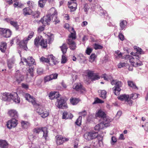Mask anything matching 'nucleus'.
<instances>
[{
    "instance_id": "1",
    "label": "nucleus",
    "mask_w": 148,
    "mask_h": 148,
    "mask_svg": "<svg viewBox=\"0 0 148 148\" xmlns=\"http://www.w3.org/2000/svg\"><path fill=\"white\" fill-rule=\"evenodd\" d=\"M131 54L133 56L126 55L125 58L128 59L129 62L133 66L137 67L143 65L142 62L139 60L140 57L138 55L133 52H132Z\"/></svg>"
},
{
    "instance_id": "2",
    "label": "nucleus",
    "mask_w": 148,
    "mask_h": 148,
    "mask_svg": "<svg viewBox=\"0 0 148 148\" xmlns=\"http://www.w3.org/2000/svg\"><path fill=\"white\" fill-rule=\"evenodd\" d=\"M72 30L73 31V32H71L69 35L68 38L66 40L67 44L69 45V47L72 50H75L76 47V43L74 41L76 38L75 32L72 28Z\"/></svg>"
},
{
    "instance_id": "3",
    "label": "nucleus",
    "mask_w": 148,
    "mask_h": 148,
    "mask_svg": "<svg viewBox=\"0 0 148 148\" xmlns=\"http://www.w3.org/2000/svg\"><path fill=\"white\" fill-rule=\"evenodd\" d=\"M34 44L37 47L40 45L43 48H46L47 47V40H44L42 36H40L37 37L34 40Z\"/></svg>"
},
{
    "instance_id": "4",
    "label": "nucleus",
    "mask_w": 148,
    "mask_h": 148,
    "mask_svg": "<svg viewBox=\"0 0 148 148\" xmlns=\"http://www.w3.org/2000/svg\"><path fill=\"white\" fill-rule=\"evenodd\" d=\"M111 83L113 85H115L114 87L112 88L114 94L116 95H119L121 90V87L122 86V83L121 81L116 79L112 80L111 81Z\"/></svg>"
},
{
    "instance_id": "5",
    "label": "nucleus",
    "mask_w": 148,
    "mask_h": 148,
    "mask_svg": "<svg viewBox=\"0 0 148 148\" xmlns=\"http://www.w3.org/2000/svg\"><path fill=\"white\" fill-rule=\"evenodd\" d=\"M34 33L33 32H30L27 37L25 39H24L21 41L19 43L20 47L22 49L27 51L28 49L27 44L28 41L33 36Z\"/></svg>"
},
{
    "instance_id": "6",
    "label": "nucleus",
    "mask_w": 148,
    "mask_h": 148,
    "mask_svg": "<svg viewBox=\"0 0 148 148\" xmlns=\"http://www.w3.org/2000/svg\"><path fill=\"white\" fill-rule=\"evenodd\" d=\"M41 131L43 133L42 137L45 139L46 140H47L48 132L47 131V128L46 127H43L41 128L39 127L35 128L33 130V132L36 134H39Z\"/></svg>"
},
{
    "instance_id": "7",
    "label": "nucleus",
    "mask_w": 148,
    "mask_h": 148,
    "mask_svg": "<svg viewBox=\"0 0 148 148\" xmlns=\"http://www.w3.org/2000/svg\"><path fill=\"white\" fill-rule=\"evenodd\" d=\"M98 136L97 132H86L84 134V137L86 140L89 141L97 138Z\"/></svg>"
},
{
    "instance_id": "8",
    "label": "nucleus",
    "mask_w": 148,
    "mask_h": 148,
    "mask_svg": "<svg viewBox=\"0 0 148 148\" xmlns=\"http://www.w3.org/2000/svg\"><path fill=\"white\" fill-rule=\"evenodd\" d=\"M57 106L58 108L66 109L68 108L65 100L62 98H58L57 99Z\"/></svg>"
},
{
    "instance_id": "9",
    "label": "nucleus",
    "mask_w": 148,
    "mask_h": 148,
    "mask_svg": "<svg viewBox=\"0 0 148 148\" xmlns=\"http://www.w3.org/2000/svg\"><path fill=\"white\" fill-rule=\"evenodd\" d=\"M56 143L58 145H62L64 143L69 140L68 138H66L65 137H63L60 135L56 136Z\"/></svg>"
},
{
    "instance_id": "10",
    "label": "nucleus",
    "mask_w": 148,
    "mask_h": 148,
    "mask_svg": "<svg viewBox=\"0 0 148 148\" xmlns=\"http://www.w3.org/2000/svg\"><path fill=\"white\" fill-rule=\"evenodd\" d=\"M73 88L77 91H79L81 93L86 91V88L80 83H77L74 84Z\"/></svg>"
},
{
    "instance_id": "11",
    "label": "nucleus",
    "mask_w": 148,
    "mask_h": 148,
    "mask_svg": "<svg viewBox=\"0 0 148 148\" xmlns=\"http://www.w3.org/2000/svg\"><path fill=\"white\" fill-rule=\"evenodd\" d=\"M25 98L26 100H27L30 102H31L34 106L36 105L38 106L36 103V99L33 97V96H31L30 94L27 93L25 95Z\"/></svg>"
},
{
    "instance_id": "12",
    "label": "nucleus",
    "mask_w": 148,
    "mask_h": 148,
    "mask_svg": "<svg viewBox=\"0 0 148 148\" xmlns=\"http://www.w3.org/2000/svg\"><path fill=\"white\" fill-rule=\"evenodd\" d=\"M101 119L102 121L101 123L103 124V125L104 127L109 126L110 123L111 121V119L106 115Z\"/></svg>"
},
{
    "instance_id": "13",
    "label": "nucleus",
    "mask_w": 148,
    "mask_h": 148,
    "mask_svg": "<svg viewBox=\"0 0 148 148\" xmlns=\"http://www.w3.org/2000/svg\"><path fill=\"white\" fill-rule=\"evenodd\" d=\"M10 98L12 99L13 101L16 103H19L20 102V99L16 92H13L10 94Z\"/></svg>"
},
{
    "instance_id": "14",
    "label": "nucleus",
    "mask_w": 148,
    "mask_h": 148,
    "mask_svg": "<svg viewBox=\"0 0 148 148\" xmlns=\"http://www.w3.org/2000/svg\"><path fill=\"white\" fill-rule=\"evenodd\" d=\"M14 77L16 79V81L18 83H20L23 81L24 79V76L21 74L19 70H17L16 72Z\"/></svg>"
},
{
    "instance_id": "15",
    "label": "nucleus",
    "mask_w": 148,
    "mask_h": 148,
    "mask_svg": "<svg viewBox=\"0 0 148 148\" xmlns=\"http://www.w3.org/2000/svg\"><path fill=\"white\" fill-rule=\"evenodd\" d=\"M23 60L26 63L27 65L29 66H32V65L33 64H36L35 60L32 57H29L27 59L24 58Z\"/></svg>"
},
{
    "instance_id": "16",
    "label": "nucleus",
    "mask_w": 148,
    "mask_h": 148,
    "mask_svg": "<svg viewBox=\"0 0 148 148\" xmlns=\"http://www.w3.org/2000/svg\"><path fill=\"white\" fill-rule=\"evenodd\" d=\"M9 29L0 28V34L2 35L5 38H8L9 37Z\"/></svg>"
},
{
    "instance_id": "17",
    "label": "nucleus",
    "mask_w": 148,
    "mask_h": 148,
    "mask_svg": "<svg viewBox=\"0 0 148 148\" xmlns=\"http://www.w3.org/2000/svg\"><path fill=\"white\" fill-rule=\"evenodd\" d=\"M49 58V63L50 65H53L57 64V62L55 58V57L52 55H50L48 56Z\"/></svg>"
},
{
    "instance_id": "18",
    "label": "nucleus",
    "mask_w": 148,
    "mask_h": 148,
    "mask_svg": "<svg viewBox=\"0 0 148 148\" xmlns=\"http://www.w3.org/2000/svg\"><path fill=\"white\" fill-rule=\"evenodd\" d=\"M49 14L51 18L57 16L58 12L54 8H51L49 11Z\"/></svg>"
},
{
    "instance_id": "19",
    "label": "nucleus",
    "mask_w": 148,
    "mask_h": 148,
    "mask_svg": "<svg viewBox=\"0 0 148 148\" xmlns=\"http://www.w3.org/2000/svg\"><path fill=\"white\" fill-rule=\"evenodd\" d=\"M51 18L50 15H48L45 17H43V21H42V24L43 25L49 24Z\"/></svg>"
},
{
    "instance_id": "20",
    "label": "nucleus",
    "mask_w": 148,
    "mask_h": 148,
    "mask_svg": "<svg viewBox=\"0 0 148 148\" xmlns=\"http://www.w3.org/2000/svg\"><path fill=\"white\" fill-rule=\"evenodd\" d=\"M71 1H73L74 2H73L72 4L71 3L70 4H68V5L71 11L73 12L76 10L77 4L76 0H71Z\"/></svg>"
},
{
    "instance_id": "21",
    "label": "nucleus",
    "mask_w": 148,
    "mask_h": 148,
    "mask_svg": "<svg viewBox=\"0 0 148 148\" xmlns=\"http://www.w3.org/2000/svg\"><path fill=\"white\" fill-rule=\"evenodd\" d=\"M60 95L57 92H51L49 94V97L51 99H57L60 96Z\"/></svg>"
},
{
    "instance_id": "22",
    "label": "nucleus",
    "mask_w": 148,
    "mask_h": 148,
    "mask_svg": "<svg viewBox=\"0 0 148 148\" xmlns=\"http://www.w3.org/2000/svg\"><path fill=\"white\" fill-rule=\"evenodd\" d=\"M106 116V114L105 112L103 111L101 109L99 110L98 111L96 112L95 116L96 117H98L101 118V119Z\"/></svg>"
},
{
    "instance_id": "23",
    "label": "nucleus",
    "mask_w": 148,
    "mask_h": 148,
    "mask_svg": "<svg viewBox=\"0 0 148 148\" xmlns=\"http://www.w3.org/2000/svg\"><path fill=\"white\" fill-rule=\"evenodd\" d=\"M73 116L71 113L69 114L67 112H63L62 119H71Z\"/></svg>"
},
{
    "instance_id": "24",
    "label": "nucleus",
    "mask_w": 148,
    "mask_h": 148,
    "mask_svg": "<svg viewBox=\"0 0 148 148\" xmlns=\"http://www.w3.org/2000/svg\"><path fill=\"white\" fill-rule=\"evenodd\" d=\"M32 12V10L30 8L26 7L23 9V14L25 16L30 15Z\"/></svg>"
},
{
    "instance_id": "25",
    "label": "nucleus",
    "mask_w": 148,
    "mask_h": 148,
    "mask_svg": "<svg viewBox=\"0 0 148 148\" xmlns=\"http://www.w3.org/2000/svg\"><path fill=\"white\" fill-rule=\"evenodd\" d=\"M130 97V95L126 94H123L120 95L118 97V99L122 101H125L126 102L127 99H129Z\"/></svg>"
},
{
    "instance_id": "26",
    "label": "nucleus",
    "mask_w": 148,
    "mask_h": 148,
    "mask_svg": "<svg viewBox=\"0 0 148 148\" xmlns=\"http://www.w3.org/2000/svg\"><path fill=\"white\" fill-rule=\"evenodd\" d=\"M15 118H12L11 120L10 121V129L12 127H15L18 124V121Z\"/></svg>"
},
{
    "instance_id": "27",
    "label": "nucleus",
    "mask_w": 148,
    "mask_h": 148,
    "mask_svg": "<svg viewBox=\"0 0 148 148\" xmlns=\"http://www.w3.org/2000/svg\"><path fill=\"white\" fill-rule=\"evenodd\" d=\"M98 92L100 97L103 99H106L107 97V92L104 90H99Z\"/></svg>"
},
{
    "instance_id": "28",
    "label": "nucleus",
    "mask_w": 148,
    "mask_h": 148,
    "mask_svg": "<svg viewBox=\"0 0 148 148\" xmlns=\"http://www.w3.org/2000/svg\"><path fill=\"white\" fill-rule=\"evenodd\" d=\"M80 101V99L79 98L75 97L71 98L70 99V102L73 105L77 104Z\"/></svg>"
},
{
    "instance_id": "29",
    "label": "nucleus",
    "mask_w": 148,
    "mask_h": 148,
    "mask_svg": "<svg viewBox=\"0 0 148 148\" xmlns=\"http://www.w3.org/2000/svg\"><path fill=\"white\" fill-rule=\"evenodd\" d=\"M22 127L23 128L26 129L28 128L30 125V123L27 121H22L21 122Z\"/></svg>"
},
{
    "instance_id": "30",
    "label": "nucleus",
    "mask_w": 148,
    "mask_h": 148,
    "mask_svg": "<svg viewBox=\"0 0 148 148\" xmlns=\"http://www.w3.org/2000/svg\"><path fill=\"white\" fill-rule=\"evenodd\" d=\"M60 48L63 53L65 54L67 52L68 47L66 44L64 43L62 46L60 47Z\"/></svg>"
},
{
    "instance_id": "31",
    "label": "nucleus",
    "mask_w": 148,
    "mask_h": 148,
    "mask_svg": "<svg viewBox=\"0 0 148 148\" xmlns=\"http://www.w3.org/2000/svg\"><path fill=\"white\" fill-rule=\"evenodd\" d=\"M10 116L14 118H17L18 117L17 112L16 110L13 109L10 110Z\"/></svg>"
},
{
    "instance_id": "32",
    "label": "nucleus",
    "mask_w": 148,
    "mask_h": 148,
    "mask_svg": "<svg viewBox=\"0 0 148 148\" xmlns=\"http://www.w3.org/2000/svg\"><path fill=\"white\" fill-rule=\"evenodd\" d=\"M99 142V141L98 140H94L91 144V146L92 148H97L98 147Z\"/></svg>"
},
{
    "instance_id": "33",
    "label": "nucleus",
    "mask_w": 148,
    "mask_h": 148,
    "mask_svg": "<svg viewBox=\"0 0 148 148\" xmlns=\"http://www.w3.org/2000/svg\"><path fill=\"white\" fill-rule=\"evenodd\" d=\"M49 110H47L45 109L43 111V112H42L40 116L42 118H45L49 116Z\"/></svg>"
},
{
    "instance_id": "34",
    "label": "nucleus",
    "mask_w": 148,
    "mask_h": 148,
    "mask_svg": "<svg viewBox=\"0 0 148 148\" xmlns=\"http://www.w3.org/2000/svg\"><path fill=\"white\" fill-rule=\"evenodd\" d=\"M40 12L39 11L37 10L35 11H32V13L31 15H32L34 18H38L40 17Z\"/></svg>"
},
{
    "instance_id": "35",
    "label": "nucleus",
    "mask_w": 148,
    "mask_h": 148,
    "mask_svg": "<svg viewBox=\"0 0 148 148\" xmlns=\"http://www.w3.org/2000/svg\"><path fill=\"white\" fill-rule=\"evenodd\" d=\"M6 44L5 42H2L0 44V50L2 52H4L6 49Z\"/></svg>"
},
{
    "instance_id": "36",
    "label": "nucleus",
    "mask_w": 148,
    "mask_h": 148,
    "mask_svg": "<svg viewBox=\"0 0 148 148\" xmlns=\"http://www.w3.org/2000/svg\"><path fill=\"white\" fill-rule=\"evenodd\" d=\"M8 145V144L5 140H0V147L1 148H6Z\"/></svg>"
},
{
    "instance_id": "37",
    "label": "nucleus",
    "mask_w": 148,
    "mask_h": 148,
    "mask_svg": "<svg viewBox=\"0 0 148 148\" xmlns=\"http://www.w3.org/2000/svg\"><path fill=\"white\" fill-rule=\"evenodd\" d=\"M34 66H29V69L28 70L27 73H29L32 77H33L34 76Z\"/></svg>"
},
{
    "instance_id": "38",
    "label": "nucleus",
    "mask_w": 148,
    "mask_h": 148,
    "mask_svg": "<svg viewBox=\"0 0 148 148\" xmlns=\"http://www.w3.org/2000/svg\"><path fill=\"white\" fill-rule=\"evenodd\" d=\"M127 24V22L126 21L122 20L120 23L119 25L121 30H123Z\"/></svg>"
},
{
    "instance_id": "39",
    "label": "nucleus",
    "mask_w": 148,
    "mask_h": 148,
    "mask_svg": "<svg viewBox=\"0 0 148 148\" xmlns=\"http://www.w3.org/2000/svg\"><path fill=\"white\" fill-rule=\"evenodd\" d=\"M128 85L131 87L133 89H137V88L135 83L133 81H127Z\"/></svg>"
},
{
    "instance_id": "40",
    "label": "nucleus",
    "mask_w": 148,
    "mask_h": 148,
    "mask_svg": "<svg viewBox=\"0 0 148 148\" xmlns=\"http://www.w3.org/2000/svg\"><path fill=\"white\" fill-rule=\"evenodd\" d=\"M103 124L101 123L96 125L94 127V130H95L98 131L100 129H102L104 128Z\"/></svg>"
},
{
    "instance_id": "41",
    "label": "nucleus",
    "mask_w": 148,
    "mask_h": 148,
    "mask_svg": "<svg viewBox=\"0 0 148 148\" xmlns=\"http://www.w3.org/2000/svg\"><path fill=\"white\" fill-rule=\"evenodd\" d=\"M10 23L14 27L16 30H18L19 29V26L18 25L17 22L15 21H10Z\"/></svg>"
},
{
    "instance_id": "42",
    "label": "nucleus",
    "mask_w": 148,
    "mask_h": 148,
    "mask_svg": "<svg viewBox=\"0 0 148 148\" xmlns=\"http://www.w3.org/2000/svg\"><path fill=\"white\" fill-rule=\"evenodd\" d=\"M9 95L8 93H4L2 95V100L5 101H7L8 99Z\"/></svg>"
},
{
    "instance_id": "43",
    "label": "nucleus",
    "mask_w": 148,
    "mask_h": 148,
    "mask_svg": "<svg viewBox=\"0 0 148 148\" xmlns=\"http://www.w3.org/2000/svg\"><path fill=\"white\" fill-rule=\"evenodd\" d=\"M47 0H39L38 2V4L39 6L43 8Z\"/></svg>"
},
{
    "instance_id": "44",
    "label": "nucleus",
    "mask_w": 148,
    "mask_h": 148,
    "mask_svg": "<svg viewBox=\"0 0 148 148\" xmlns=\"http://www.w3.org/2000/svg\"><path fill=\"white\" fill-rule=\"evenodd\" d=\"M82 117L79 116L75 122V124L79 126H80L81 125Z\"/></svg>"
},
{
    "instance_id": "45",
    "label": "nucleus",
    "mask_w": 148,
    "mask_h": 148,
    "mask_svg": "<svg viewBox=\"0 0 148 148\" xmlns=\"http://www.w3.org/2000/svg\"><path fill=\"white\" fill-rule=\"evenodd\" d=\"M27 3L28 6V8H29L30 9L33 8L34 6V3L33 1H28L27 2Z\"/></svg>"
},
{
    "instance_id": "46",
    "label": "nucleus",
    "mask_w": 148,
    "mask_h": 148,
    "mask_svg": "<svg viewBox=\"0 0 148 148\" xmlns=\"http://www.w3.org/2000/svg\"><path fill=\"white\" fill-rule=\"evenodd\" d=\"M97 56L95 53H93L91 54L90 58V61L91 62H93L96 58Z\"/></svg>"
},
{
    "instance_id": "47",
    "label": "nucleus",
    "mask_w": 148,
    "mask_h": 148,
    "mask_svg": "<svg viewBox=\"0 0 148 148\" xmlns=\"http://www.w3.org/2000/svg\"><path fill=\"white\" fill-rule=\"evenodd\" d=\"M93 47L95 50L102 49L103 48V46H102L97 43L94 44Z\"/></svg>"
},
{
    "instance_id": "48",
    "label": "nucleus",
    "mask_w": 148,
    "mask_h": 148,
    "mask_svg": "<svg viewBox=\"0 0 148 148\" xmlns=\"http://www.w3.org/2000/svg\"><path fill=\"white\" fill-rule=\"evenodd\" d=\"M104 103V101L98 98H96L94 102L92 103L93 104L98 103Z\"/></svg>"
},
{
    "instance_id": "49",
    "label": "nucleus",
    "mask_w": 148,
    "mask_h": 148,
    "mask_svg": "<svg viewBox=\"0 0 148 148\" xmlns=\"http://www.w3.org/2000/svg\"><path fill=\"white\" fill-rule=\"evenodd\" d=\"M40 61L42 62H46L47 63H49V58H48V56L47 58H45L43 56L42 57L40 58Z\"/></svg>"
},
{
    "instance_id": "50",
    "label": "nucleus",
    "mask_w": 148,
    "mask_h": 148,
    "mask_svg": "<svg viewBox=\"0 0 148 148\" xmlns=\"http://www.w3.org/2000/svg\"><path fill=\"white\" fill-rule=\"evenodd\" d=\"M52 20L53 21V22L55 25H56L57 23H59L60 22V21L58 18V16L53 17L52 18Z\"/></svg>"
},
{
    "instance_id": "51",
    "label": "nucleus",
    "mask_w": 148,
    "mask_h": 148,
    "mask_svg": "<svg viewBox=\"0 0 148 148\" xmlns=\"http://www.w3.org/2000/svg\"><path fill=\"white\" fill-rule=\"evenodd\" d=\"M135 50L139 54H144V52L140 48L138 47H136L134 48Z\"/></svg>"
},
{
    "instance_id": "52",
    "label": "nucleus",
    "mask_w": 148,
    "mask_h": 148,
    "mask_svg": "<svg viewBox=\"0 0 148 148\" xmlns=\"http://www.w3.org/2000/svg\"><path fill=\"white\" fill-rule=\"evenodd\" d=\"M45 109L43 108H38L36 110V111L40 115H41L42 112H43V111Z\"/></svg>"
},
{
    "instance_id": "53",
    "label": "nucleus",
    "mask_w": 148,
    "mask_h": 148,
    "mask_svg": "<svg viewBox=\"0 0 148 148\" xmlns=\"http://www.w3.org/2000/svg\"><path fill=\"white\" fill-rule=\"evenodd\" d=\"M94 74V72L92 71H89L87 73L88 77L91 79L92 78Z\"/></svg>"
},
{
    "instance_id": "54",
    "label": "nucleus",
    "mask_w": 148,
    "mask_h": 148,
    "mask_svg": "<svg viewBox=\"0 0 148 148\" xmlns=\"http://www.w3.org/2000/svg\"><path fill=\"white\" fill-rule=\"evenodd\" d=\"M67 61V58L66 57L65 54H63L62 56L61 63H65Z\"/></svg>"
},
{
    "instance_id": "55",
    "label": "nucleus",
    "mask_w": 148,
    "mask_h": 148,
    "mask_svg": "<svg viewBox=\"0 0 148 148\" xmlns=\"http://www.w3.org/2000/svg\"><path fill=\"white\" fill-rule=\"evenodd\" d=\"M100 78V77L97 74H95L92 78H91L92 81H94L98 80Z\"/></svg>"
},
{
    "instance_id": "56",
    "label": "nucleus",
    "mask_w": 148,
    "mask_h": 148,
    "mask_svg": "<svg viewBox=\"0 0 148 148\" xmlns=\"http://www.w3.org/2000/svg\"><path fill=\"white\" fill-rule=\"evenodd\" d=\"M138 97L136 93L132 94H131L130 96V99H135L137 98Z\"/></svg>"
},
{
    "instance_id": "57",
    "label": "nucleus",
    "mask_w": 148,
    "mask_h": 148,
    "mask_svg": "<svg viewBox=\"0 0 148 148\" xmlns=\"http://www.w3.org/2000/svg\"><path fill=\"white\" fill-rule=\"evenodd\" d=\"M48 43H51L54 40V38L52 35L48 36Z\"/></svg>"
},
{
    "instance_id": "58",
    "label": "nucleus",
    "mask_w": 148,
    "mask_h": 148,
    "mask_svg": "<svg viewBox=\"0 0 148 148\" xmlns=\"http://www.w3.org/2000/svg\"><path fill=\"white\" fill-rule=\"evenodd\" d=\"M92 49L88 47L86 50V53L88 55H90V53L92 52Z\"/></svg>"
},
{
    "instance_id": "59",
    "label": "nucleus",
    "mask_w": 148,
    "mask_h": 148,
    "mask_svg": "<svg viewBox=\"0 0 148 148\" xmlns=\"http://www.w3.org/2000/svg\"><path fill=\"white\" fill-rule=\"evenodd\" d=\"M50 75L47 76L44 78V81L45 82L51 80Z\"/></svg>"
},
{
    "instance_id": "60",
    "label": "nucleus",
    "mask_w": 148,
    "mask_h": 148,
    "mask_svg": "<svg viewBox=\"0 0 148 148\" xmlns=\"http://www.w3.org/2000/svg\"><path fill=\"white\" fill-rule=\"evenodd\" d=\"M118 37L119 39L122 41L124 39V36L121 32L119 33Z\"/></svg>"
},
{
    "instance_id": "61",
    "label": "nucleus",
    "mask_w": 148,
    "mask_h": 148,
    "mask_svg": "<svg viewBox=\"0 0 148 148\" xmlns=\"http://www.w3.org/2000/svg\"><path fill=\"white\" fill-rule=\"evenodd\" d=\"M118 66L119 68H121L126 66V64L125 62H121L119 64Z\"/></svg>"
},
{
    "instance_id": "62",
    "label": "nucleus",
    "mask_w": 148,
    "mask_h": 148,
    "mask_svg": "<svg viewBox=\"0 0 148 148\" xmlns=\"http://www.w3.org/2000/svg\"><path fill=\"white\" fill-rule=\"evenodd\" d=\"M51 79H56L57 78L58 74L57 73L53 74L50 75Z\"/></svg>"
},
{
    "instance_id": "63",
    "label": "nucleus",
    "mask_w": 148,
    "mask_h": 148,
    "mask_svg": "<svg viewBox=\"0 0 148 148\" xmlns=\"http://www.w3.org/2000/svg\"><path fill=\"white\" fill-rule=\"evenodd\" d=\"M45 25H44L38 27V31L39 33L40 32L44 30L45 29Z\"/></svg>"
},
{
    "instance_id": "64",
    "label": "nucleus",
    "mask_w": 148,
    "mask_h": 148,
    "mask_svg": "<svg viewBox=\"0 0 148 148\" xmlns=\"http://www.w3.org/2000/svg\"><path fill=\"white\" fill-rule=\"evenodd\" d=\"M131 99H130V97H129V99H127V101H126L127 103V104L130 106H132L133 102V101L131 100Z\"/></svg>"
}]
</instances>
